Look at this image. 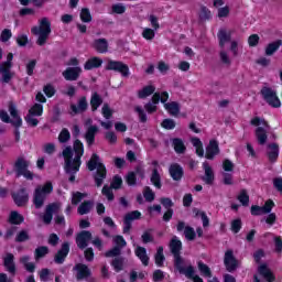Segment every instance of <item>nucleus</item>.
Returning <instances> with one entry per match:
<instances>
[{
    "instance_id": "obj_45",
    "label": "nucleus",
    "mask_w": 282,
    "mask_h": 282,
    "mask_svg": "<svg viewBox=\"0 0 282 282\" xmlns=\"http://www.w3.org/2000/svg\"><path fill=\"white\" fill-rule=\"evenodd\" d=\"M238 202H240V204L242 206H249L250 204V196L248 195V191L246 189H241L240 194L237 197Z\"/></svg>"
},
{
    "instance_id": "obj_25",
    "label": "nucleus",
    "mask_w": 282,
    "mask_h": 282,
    "mask_svg": "<svg viewBox=\"0 0 282 282\" xmlns=\"http://www.w3.org/2000/svg\"><path fill=\"white\" fill-rule=\"evenodd\" d=\"M98 133V126H90L86 130L84 135L88 147H91L96 142V134Z\"/></svg>"
},
{
    "instance_id": "obj_37",
    "label": "nucleus",
    "mask_w": 282,
    "mask_h": 282,
    "mask_svg": "<svg viewBox=\"0 0 282 282\" xmlns=\"http://www.w3.org/2000/svg\"><path fill=\"white\" fill-rule=\"evenodd\" d=\"M155 94V86H145L143 87L142 90L138 91V98L140 99H144V98H149V96Z\"/></svg>"
},
{
    "instance_id": "obj_41",
    "label": "nucleus",
    "mask_w": 282,
    "mask_h": 282,
    "mask_svg": "<svg viewBox=\"0 0 282 282\" xmlns=\"http://www.w3.org/2000/svg\"><path fill=\"white\" fill-rule=\"evenodd\" d=\"M199 21H210L213 19V14L210 13V9L202 6L200 11L198 13Z\"/></svg>"
},
{
    "instance_id": "obj_51",
    "label": "nucleus",
    "mask_w": 282,
    "mask_h": 282,
    "mask_svg": "<svg viewBox=\"0 0 282 282\" xmlns=\"http://www.w3.org/2000/svg\"><path fill=\"white\" fill-rule=\"evenodd\" d=\"M194 213H195L196 217H198V215L200 216L204 228H208V226H210V219H208V216L204 212L194 209Z\"/></svg>"
},
{
    "instance_id": "obj_19",
    "label": "nucleus",
    "mask_w": 282,
    "mask_h": 282,
    "mask_svg": "<svg viewBox=\"0 0 282 282\" xmlns=\"http://www.w3.org/2000/svg\"><path fill=\"white\" fill-rule=\"evenodd\" d=\"M215 155H219V142L217 140H210L206 147L205 158L207 160H215Z\"/></svg>"
},
{
    "instance_id": "obj_5",
    "label": "nucleus",
    "mask_w": 282,
    "mask_h": 282,
    "mask_svg": "<svg viewBox=\"0 0 282 282\" xmlns=\"http://www.w3.org/2000/svg\"><path fill=\"white\" fill-rule=\"evenodd\" d=\"M54 191V186L51 182L46 183L44 186H37L33 194V204L36 210L43 208L47 195Z\"/></svg>"
},
{
    "instance_id": "obj_48",
    "label": "nucleus",
    "mask_w": 282,
    "mask_h": 282,
    "mask_svg": "<svg viewBox=\"0 0 282 282\" xmlns=\"http://www.w3.org/2000/svg\"><path fill=\"white\" fill-rule=\"evenodd\" d=\"M184 235L187 241H195V237H197V234H195V229L191 226L185 227Z\"/></svg>"
},
{
    "instance_id": "obj_6",
    "label": "nucleus",
    "mask_w": 282,
    "mask_h": 282,
    "mask_svg": "<svg viewBox=\"0 0 282 282\" xmlns=\"http://www.w3.org/2000/svg\"><path fill=\"white\" fill-rule=\"evenodd\" d=\"M13 58H14V54L9 53L7 55V61L0 63V74H1L0 83L8 85V83H10L12 78H14V73H12Z\"/></svg>"
},
{
    "instance_id": "obj_52",
    "label": "nucleus",
    "mask_w": 282,
    "mask_h": 282,
    "mask_svg": "<svg viewBox=\"0 0 282 282\" xmlns=\"http://www.w3.org/2000/svg\"><path fill=\"white\" fill-rule=\"evenodd\" d=\"M86 196L87 194L85 193H80V192L73 193L72 204L74 206L80 204V202H83V199H85Z\"/></svg>"
},
{
    "instance_id": "obj_14",
    "label": "nucleus",
    "mask_w": 282,
    "mask_h": 282,
    "mask_svg": "<svg viewBox=\"0 0 282 282\" xmlns=\"http://www.w3.org/2000/svg\"><path fill=\"white\" fill-rule=\"evenodd\" d=\"M30 167V161L23 156H19L13 165L17 177H21L24 171Z\"/></svg>"
},
{
    "instance_id": "obj_20",
    "label": "nucleus",
    "mask_w": 282,
    "mask_h": 282,
    "mask_svg": "<svg viewBox=\"0 0 282 282\" xmlns=\"http://www.w3.org/2000/svg\"><path fill=\"white\" fill-rule=\"evenodd\" d=\"M83 68L79 66L76 67H68L63 72V76L65 80H78Z\"/></svg>"
},
{
    "instance_id": "obj_15",
    "label": "nucleus",
    "mask_w": 282,
    "mask_h": 282,
    "mask_svg": "<svg viewBox=\"0 0 282 282\" xmlns=\"http://www.w3.org/2000/svg\"><path fill=\"white\" fill-rule=\"evenodd\" d=\"M93 50L97 51L98 54H107L109 52V42L107 39H96L91 44Z\"/></svg>"
},
{
    "instance_id": "obj_46",
    "label": "nucleus",
    "mask_w": 282,
    "mask_h": 282,
    "mask_svg": "<svg viewBox=\"0 0 282 282\" xmlns=\"http://www.w3.org/2000/svg\"><path fill=\"white\" fill-rule=\"evenodd\" d=\"M70 139L72 134L69 133V130H67V128L62 129L58 135V142H61V144H66Z\"/></svg>"
},
{
    "instance_id": "obj_47",
    "label": "nucleus",
    "mask_w": 282,
    "mask_h": 282,
    "mask_svg": "<svg viewBox=\"0 0 282 282\" xmlns=\"http://www.w3.org/2000/svg\"><path fill=\"white\" fill-rule=\"evenodd\" d=\"M28 116H43V105H33V107L29 110Z\"/></svg>"
},
{
    "instance_id": "obj_61",
    "label": "nucleus",
    "mask_w": 282,
    "mask_h": 282,
    "mask_svg": "<svg viewBox=\"0 0 282 282\" xmlns=\"http://www.w3.org/2000/svg\"><path fill=\"white\" fill-rule=\"evenodd\" d=\"M9 39H12V31H10V29H4L1 32L0 41L1 43H8Z\"/></svg>"
},
{
    "instance_id": "obj_3",
    "label": "nucleus",
    "mask_w": 282,
    "mask_h": 282,
    "mask_svg": "<svg viewBox=\"0 0 282 282\" xmlns=\"http://www.w3.org/2000/svg\"><path fill=\"white\" fill-rule=\"evenodd\" d=\"M87 169L88 171H96L94 174L95 184L98 188L102 186V183L105 180H107V167H105V164L100 163V156L98 154L94 153L90 158V160L87 162Z\"/></svg>"
},
{
    "instance_id": "obj_13",
    "label": "nucleus",
    "mask_w": 282,
    "mask_h": 282,
    "mask_svg": "<svg viewBox=\"0 0 282 282\" xmlns=\"http://www.w3.org/2000/svg\"><path fill=\"white\" fill-rule=\"evenodd\" d=\"M89 241H91V232L87 230H83L76 237V243L79 250H85L87 246H89Z\"/></svg>"
},
{
    "instance_id": "obj_23",
    "label": "nucleus",
    "mask_w": 282,
    "mask_h": 282,
    "mask_svg": "<svg viewBox=\"0 0 282 282\" xmlns=\"http://www.w3.org/2000/svg\"><path fill=\"white\" fill-rule=\"evenodd\" d=\"M267 156L269 159V162H276L279 160V144L276 143H270L267 145Z\"/></svg>"
},
{
    "instance_id": "obj_55",
    "label": "nucleus",
    "mask_w": 282,
    "mask_h": 282,
    "mask_svg": "<svg viewBox=\"0 0 282 282\" xmlns=\"http://www.w3.org/2000/svg\"><path fill=\"white\" fill-rule=\"evenodd\" d=\"M101 113L106 120H109L113 116V110L109 107V104H104L101 108Z\"/></svg>"
},
{
    "instance_id": "obj_24",
    "label": "nucleus",
    "mask_w": 282,
    "mask_h": 282,
    "mask_svg": "<svg viewBox=\"0 0 282 282\" xmlns=\"http://www.w3.org/2000/svg\"><path fill=\"white\" fill-rule=\"evenodd\" d=\"M89 107V104L87 102V97H80L77 106L70 105V109L74 115L76 113H85V110Z\"/></svg>"
},
{
    "instance_id": "obj_9",
    "label": "nucleus",
    "mask_w": 282,
    "mask_h": 282,
    "mask_svg": "<svg viewBox=\"0 0 282 282\" xmlns=\"http://www.w3.org/2000/svg\"><path fill=\"white\" fill-rule=\"evenodd\" d=\"M224 263L227 272H235L239 268V260L235 258V252L232 249H229L225 252Z\"/></svg>"
},
{
    "instance_id": "obj_4",
    "label": "nucleus",
    "mask_w": 282,
    "mask_h": 282,
    "mask_svg": "<svg viewBox=\"0 0 282 282\" xmlns=\"http://www.w3.org/2000/svg\"><path fill=\"white\" fill-rule=\"evenodd\" d=\"M31 33L34 34V36H37L36 45L43 47V45L47 43L50 34H52V23L50 22V19L43 18L40 21L39 26H33L31 29Z\"/></svg>"
},
{
    "instance_id": "obj_29",
    "label": "nucleus",
    "mask_w": 282,
    "mask_h": 282,
    "mask_svg": "<svg viewBox=\"0 0 282 282\" xmlns=\"http://www.w3.org/2000/svg\"><path fill=\"white\" fill-rule=\"evenodd\" d=\"M258 272L265 281L272 282L274 281V274H272V271L268 268V264H261L258 268Z\"/></svg>"
},
{
    "instance_id": "obj_42",
    "label": "nucleus",
    "mask_w": 282,
    "mask_h": 282,
    "mask_svg": "<svg viewBox=\"0 0 282 282\" xmlns=\"http://www.w3.org/2000/svg\"><path fill=\"white\" fill-rule=\"evenodd\" d=\"M172 144L174 147V151L176 153H185L186 152V145H184V141L180 138H175L172 141Z\"/></svg>"
},
{
    "instance_id": "obj_44",
    "label": "nucleus",
    "mask_w": 282,
    "mask_h": 282,
    "mask_svg": "<svg viewBox=\"0 0 282 282\" xmlns=\"http://www.w3.org/2000/svg\"><path fill=\"white\" fill-rule=\"evenodd\" d=\"M111 265L115 271L121 272V270L124 269V258L122 257H117L111 261Z\"/></svg>"
},
{
    "instance_id": "obj_28",
    "label": "nucleus",
    "mask_w": 282,
    "mask_h": 282,
    "mask_svg": "<svg viewBox=\"0 0 282 282\" xmlns=\"http://www.w3.org/2000/svg\"><path fill=\"white\" fill-rule=\"evenodd\" d=\"M256 139L260 147L265 145V143L268 142V131L263 129V127H258L256 129Z\"/></svg>"
},
{
    "instance_id": "obj_64",
    "label": "nucleus",
    "mask_w": 282,
    "mask_h": 282,
    "mask_svg": "<svg viewBox=\"0 0 282 282\" xmlns=\"http://www.w3.org/2000/svg\"><path fill=\"white\" fill-rule=\"evenodd\" d=\"M160 202H161L162 206H164L166 208V210L172 209L175 206L173 200L169 197H162L160 199Z\"/></svg>"
},
{
    "instance_id": "obj_11",
    "label": "nucleus",
    "mask_w": 282,
    "mask_h": 282,
    "mask_svg": "<svg viewBox=\"0 0 282 282\" xmlns=\"http://www.w3.org/2000/svg\"><path fill=\"white\" fill-rule=\"evenodd\" d=\"M140 217H142V214L139 210H133L124 216L123 235H129L131 231V224L134 221V219H140Z\"/></svg>"
},
{
    "instance_id": "obj_40",
    "label": "nucleus",
    "mask_w": 282,
    "mask_h": 282,
    "mask_svg": "<svg viewBox=\"0 0 282 282\" xmlns=\"http://www.w3.org/2000/svg\"><path fill=\"white\" fill-rule=\"evenodd\" d=\"M24 218L19 214V212H11L9 216V224H12L14 226H19L20 224H23Z\"/></svg>"
},
{
    "instance_id": "obj_10",
    "label": "nucleus",
    "mask_w": 282,
    "mask_h": 282,
    "mask_svg": "<svg viewBox=\"0 0 282 282\" xmlns=\"http://www.w3.org/2000/svg\"><path fill=\"white\" fill-rule=\"evenodd\" d=\"M61 210V205L58 203H51L46 206L45 213L42 216V221L45 226H50L52 224V219H54V214Z\"/></svg>"
},
{
    "instance_id": "obj_35",
    "label": "nucleus",
    "mask_w": 282,
    "mask_h": 282,
    "mask_svg": "<svg viewBox=\"0 0 282 282\" xmlns=\"http://www.w3.org/2000/svg\"><path fill=\"white\" fill-rule=\"evenodd\" d=\"M100 105H102V97L98 93H94L90 98L91 111H98Z\"/></svg>"
},
{
    "instance_id": "obj_16",
    "label": "nucleus",
    "mask_w": 282,
    "mask_h": 282,
    "mask_svg": "<svg viewBox=\"0 0 282 282\" xmlns=\"http://www.w3.org/2000/svg\"><path fill=\"white\" fill-rule=\"evenodd\" d=\"M9 113L12 118V127H23V119L19 116V110L17 109V105L14 102H9Z\"/></svg>"
},
{
    "instance_id": "obj_2",
    "label": "nucleus",
    "mask_w": 282,
    "mask_h": 282,
    "mask_svg": "<svg viewBox=\"0 0 282 282\" xmlns=\"http://www.w3.org/2000/svg\"><path fill=\"white\" fill-rule=\"evenodd\" d=\"M170 250L174 257V265L180 274H184L185 276H193V265H188L184 268V259H182V240L177 238V236H173L170 241Z\"/></svg>"
},
{
    "instance_id": "obj_56",
    "label": "nucleus",
    "mask_w": 282,
    "mask_h": 282,
    "mask_svg": "<svg viewBox=\"0 0 282 282\" xmlns=\"http://www.w3.org/2000/svg\"><path fill=\"white\" fill-rule=\"evenodd\" d=\"M26 74L28 76H34V69H36V59H31L26 65Z\"/></svg>"
},
{
    "instance_id": "obj_53",
    "label": "nucleus",
    "mask_w": 282,
    "mask_h": 282,
    "mask_svg": "<svg viewBox=\"0 0 282 282\" xmlns=\"http://www.w3.org/2000/svg\"><path fill=\"white\" fill-rule=\"evenodd\" d=\"M143 197L145 202H153L155 199V193H153V189H151V187L145 186Z\"/></svg>"
},
{
    "instance_id": "obj_57",
    "label": "nucleus",
    "mask_w": 282,
    "mask_h": 282,
    "mask_svg": "<svg viewBox=\"0 0 282 282\" xmlns=\"http://www.w3.org/2000/svg\"><path fill=\"white\" fill-rule=\"evenodd\" d=\"M110 186L111 188H115V191L122 188V177L120 175H115Z\"/></svg>"
},
{
    "instance_id": "obj_8",
    "label": "nucleus",
    "mask_w": 282,
    "mask_h": 282,
    "mask_svg": "<svg viewBox=\"0 0 282 282\" xmlns=\"http://www.w3.org/2000/svg\"><path fill=\"white\" fill-rule=\"evenodd\" d=\"M106 69H108L109 72H117L118 74H121L123 78H129V65L120 61L110 59L106 66Z\"/></svg>"
},
{
    "instance_id": "obj_7",
    "label": "nucleus",
    "mask_w": 282,
    "mask_h": 282,
    "mask_svg": "<svg viewBox=\"0 0 282 282\" xmlns=\"http://www.w3.org/2000/svg\"><path fill=\"white\" fill-rule=\"evenodd\" d=\"M260 94L270 107H273L274 109H279V107H281V100L279 99V96H276V90L264 86L260 90Z\"/></svg>"
},
{
    "instance_id": "obj_33",
    "label": "nucleus",
    "mask_w": 282,
    "mask_h": 282,
    "mask_svg": "<svg viewBox=\"0 0 282 282\" xmlns=\"http://www.w3.org/2000/svg\"><path fill=\"white\" fill-rule=\"evenodd\" d=\"M150 182L155 186V188H162V176H160V172L156 167L152 170Z\"/></svg>"
},
{
    "instance_id": "obj_49",
    "label": "nucleus",
    "mask_w": 282,
    "mask_h": 282,
    "mask_svg": "<svg viewBox=\"0 0 282 282\" xmlns=\"http://www.w3.org/2000/svg\"><path fill=\"white\" fill-rule=\"evenodd\" d=\"M80 20L83 21V23H91V12L88 8L82 9Z\"/></svg>"
},
{
    "instance_id": "obj_1",
    "label": "nucleus",
    "mask_w": 282,
    "mask_h": 282,
    "mask_svg": "<svg viewBox=\"0 0 282 282\" xmlns=\"http://www.w3.org/2000/svg\"><path fill=\"white\" fill-rule=\"evenodd\" d=\"M84 153L85 145H83V142L78 139L74 141L73 149L72 145H68L62 151L64 158V171L66 175H69L68 182L72 184L76 182V173L80 171V164H83L80 158H83Z\"/></svg>"
},
{
    "instance_id": "obj_38",
    "label": "nucleus",
    "mask_w": 282,
    "mask_h": 282,
    "mask_svg": "<svg viewBox=\"0 0 282 282\" xmlns=\"http://www.w3.org/2000/svg\"><path fill=\"white\" fill-rule=\"evenodd\" d=\"M154 259H155V264L159 268H162V265H164V261H166V258L164 257V247L158 248Z\"/></svg>"
},
{
    "instance_id": "obj_22",
    "label": "nucleus",
    "mask_w": 282,
    "mask_h": 282,
    "mask_svg": "<svg viewBox=\"0 0 282 282\" xmlns=\"http://www.w3.org/2000/svg\"><path fill=\"white\" fill-rule=\"evenodd\" d=\"M3 265L10 274H17V264L14 263V254L8 253L3 260Z\"/></svg>"
},
{
    "instance_id": "obj_39",
    "label": "nucleus",
    "mask_w": 282,
    "mask_h": 282,
    "mask_svg": "<svg viewBox=\"0 0 282 282\" xmlns=\"http://www.w3.org/2000/svg\"><path fill=\"white\" fill-rule=\"evenodd\" d=\"M198 270H199L202 276H205L206 279H212L213 278V271H210V267H208V264L199 261L198 262Z\"/></svg>"
},
{
    "instance_id": "obj_18",
    "label": "nucleus",
    "mask_w": 282,
    "mask_h": 282,
    "mask_svg": "<svg viewBox=\"0 0 282 282\" xmlns=\"http://www.w3.org/2000/svg\"><path fill=\"white\" fill-rule=\"evenodd\" d=\"M69 254V242H63L61 249L54 257L55 263L63 264Z\"/></svg>"
},
{
    "instance_id": "obj_34",
    "label": "nucleus",
    "mask_w": 282,
    "mask_h": 282,
    "mask_svg": "<svg viewBox=\"0 0 282 282\" xmlns=\"http://www.w3.org/2000/svg\"><path fill=\"white\" fill-rule=\"evenodd\" d=\"M230 34L226 32V30L220 29L218 31V41H219V46L224 50L226 47V43H230Z\"/></svg>"
},
{
    "instance_id": "obj_26",
    "label": "nucleus",
    "mask_w": 282,
    "mask_h": 282,
    "mask_svg": "<svg viewBox=\"0 0 282 282\" xmlns=\"http://www.w3.org/2000/svg\"><path fill=\"white\" fill-rule=\"evenodd\" d=\"M203 167L205 171V176H203V182L209 185L213 184V182H215V173L213 172V167H210L208 162H204Z\"/></svg>"
},
{
    "instance_id": "obj_36",
    "label": "nucleus",
    "mask_w": 282,
    "mask_h": 282,
    "mask_svg": "<svg viewBox=\"0 0 282 282\" xmlns=\"http://www.w3.org/2000/svg\"><path fill=\"white\" fill-rule=\"evenodd\" d=\"M94 207V202L91 200H85L82 203L77 209V213L79 215H88V213L91 212V208Z\"/></svg>"
},
{
    "instance_id": "obj_30",
    "label": "nucleus",
    "mask_w": 282,
    "mask_h": 282,
    "mask_svg": "<svg viewBox=\"0 0 282 282\" xmlns=\"http://www.w3.org/2000/svg\"><path fill=\"white\" fill-rule=\"evenodd\" d=\"M281 45H282V40H278L275 42L269 43L264 51L265 56H274L275 52H279V47H281Z\"/></svg>"
},
{
    "instance_id": "obj_50",
    "label": "nucleus",
    "mask_w": 282,
    "mask_h": 282,
    "mask_svg": "<svg viewBox=\"0 0 282 282\" xmlns=\"http://www.w3.org/2000/svg\"><path fill=\"white\" fill-rule=\"evenodd\" d=\"M24 241H30V234L26 230H21L15 237V242L23 243Z\"/></svg>"
},
{
    "instance_id": "obj_54",
    "label": "nucleus",
    "mask_w": 282,
    "mask_h": 282,
    "mask_svg": "<svg viewBox=\"0 0 282 282\" xmlns=\"http://www.w3.org/2000/svg\"><path fill=\"white\" fill-rule=\"evenodd\" d=\"M122 253V249H120V246H115L112 249H110L109 251L106 252V257L111 258V257H120V254Z\"/></svg>"
},
{
    "instance_id": "obj_32",
    "label": "nucleus",
    "mask_w": 282,
    "mask_h": 282,
    "mask_svg": "<svg viewBox=\"0 0 282 282\" xmlns=\"http://www.w3.org/2000/svg\"><path fill=\"white\" fill-rule=\"evenodd\" d=\"M134 252L138 259H140L141 263H143V265H149V256L147 254V248L137 247Z\"/></svg>"
},
{
    "instance_id": "obj_63",
    "label": "nucleus",
    "mask_w": 282,
    "mask_h": 282,
    "mask_svg": "<svg viewBox=\"0 0 282 282\" xmlns=\"http://www.w3.org/2000/svg\"><path fill=\"white\" fill-rule=\"evenodd\" d=\"M43 91L45 96H47V98H52V96L56 94V88H54L52 84H47L46 86H44Z\"/></svg>"
},
{
    "instance_id": "obj_62",
    "label": "nucleus",
    "mask_w": 282,
    "mask_h": 282,
    "mask_svg": "<svg viewBox=\"0 0 282 282\" xmlns=\"http://www.w3.org/2000/svg\"><path fill=\"white\" fill-rule=\"evenodd\" d=\"M142 36L147 41H153V39H155V31H153V29H144L142 32Z\"/></svg>"
},
{
    "instance_id": "obj_17",
    "label": "nucleus",
    "mask_w": 282,
    "mask_h": 282,
    "mask_svg": "<svg viewBox=\"0 0 282 282\" xmlns=\"http://www.w3.org/2000/svg\"><path fill=\"white\" fill-rule=\"evenodd\" d=\"M169 173L174 182H181L184 177V167L177 163L170 165Z\"/></svg>"
},
{
    "instance_id": "obj_31",
    "label": "nucleus",
    "mask_w": 282,
    "mask_h": 282,
    "mask_svg": "<svg viewBox=\"0 0 282 282\" xmlns=\"http://www.w3.org/2000/svg\"><path fill=\"white\" fill-rule=\"evenodd\" d=\"M164 108L169 111L170 116H180V104L177 101L164 104Z\"/></svg>"
},
{
    "instance_id": "obj_12",
    "label": "nucleus",
    "mask_w": 282,
    "mask_h": 282,
    "mask_svg": "<svg viewBox=\"0 0 282 282\" xmlns=\"http://www.w3.org/2000/svg\"><path fill=\"white\" fill-rule=\"evenodd\" d=\"M12 199L14 204H17L19 207H22L28 204L30 195L28 194V191L23 187L19 192L12 194Z\"/></svg>"
},
{
    "instance_id": "obj_58",
    "label": "nucleus",
    "mask_w": 282,
    "mask_h": 282,
    "mask_svg": "<svg viewBox=\"0 0 282 282\" xmlns=\"http://www.w3.org/2000/svg\"><path fill=\"white\" fill-rule=\"evenodd\" d=\"M176 126L175 120L173 119H164L161 123V127H163V129H166L167 131H171L172 129H174Z\"/></svg>"
},
{
    "instance_id": "obj_27",
    "label": "nucleus",
    "mask_w": 282,
    "mask_h": 282,
    "mask_svg": "<svg viewBox=\"0 0 282 282\" xmlns=\"http://www.w3.org/2000/svg\"><path fill=\"white\" fill-rule=\"evenodd\" d=\"M98 67H102V58L100 57H91L86 61L84 65V69H86L87 72L91 69H98Z\"/></svg>"
},
{
    "instance_id": "obj_59",
    "label": "nucleus",
    "mask_w": 282,
    "mask_h": 282,
    "mask_svg": "<svg viewBox=\"0 0 282 282\" xmlns=\"http://www.w3.org/2000/svg\"><path fill=\"white\" fill-rule=\"evenodd\" d=\"M112 187H108L105 185L101 189L102 195L107 197L108 202H113V191L111 189Z\"/></svg>"
},
{
    "instance_id": "obj_60",
    "label": "nucleus",
    "mask_w": 282,
    "mask_h": 282,
    "mask_svg": "<svg viewBox=\"0 0 282 282\" xmlns=\"http://www.w3.org/2000/svg\"><path fill=\"white\" fill-rule=\"evenodd\" d=\"M126 182L128 186H135L138 178L135 177V172H129L126 176Z\"/></svg>"
},
{
    "instance_id": "obj_43",
    "label": "nucleus",
    "mask_w": 282,
    "mask_h": 282,
    "mask_svg": "<svg viewBox=\"0 0 282 282\" xmlns=\"http://www.w3.org/2000/svg\"><path fill=\"white\" fill-rule=\"evenodd\" d=\"M46 254H50V248L45 246L37 247L34 251L35 261L43 259Z\"/></svg>"
},
{
    "instance_id": "obj_21",
    "label": "nucleus",
    "mask_w": 282,
    "mask_h": 282,
    "mask_svg": "<svg viewBox=\"0 0 282 282\" xmlns=\"http://www.w3.org/2000/svg\"><path fill=\"white\" fill-rule=\"evenodd\" d=\"M75 270H77V281H83V279H89V276H91V270H89V267L86 264L79 263L75 265Z\"/></svg>"
}]
</instances>
